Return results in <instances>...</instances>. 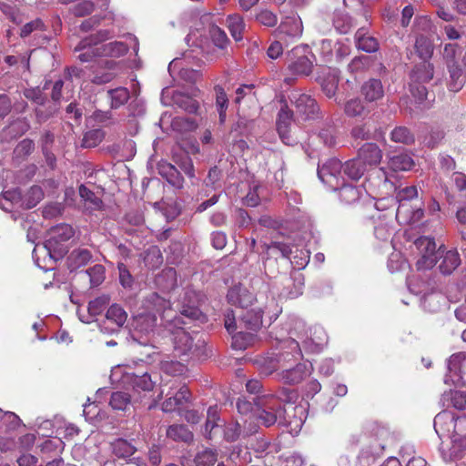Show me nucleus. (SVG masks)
Here are the masks:
<instances>
[{
    "instance_id": "1",
    "label": "nucleus",
    "mask_w": 466,
    "mask_h": 466,
    "mask_svg": "<svg viewBox=\"0 0 466 466\" xmlns=\"http://www.w3.org/2000/svg\"><path fill=\"white\" fill-rule=\"evenodd\" d=\"M75 235L68 224H59L51 228L44 245H36L33 250L35 264L45 270L54 268L55 262L66 252L64 244Z\"/></svg>"
},
{
    "instance_id": "2",
    "label": "nucleus",
    "mask_w": 466,
    "mask_h": 466,
    "mask_svg": "<svg viewBox=\"0 0 466 466\" xmlns=\"http://www.w3.org/2000/svg\"><path fill=\"white\" fill-rule=\"evenodd\" d=\"M204 319L205 316L198 307L184 304L180 309V315L167 320V328L172 335L174 350L177 355H187L192 350L195 339L194 335L198 334L195 330L189 333L187 329H190L191 327L186 326H187L190 321H203Z\"/></svg>"
},
{
    "instance_id": "3",
    "label": "nucleus",
    "mask_w": 466,
    "mask_h": 466,
    "mask_svg": "<svg viewBox=\"0 0 466 466\" xmlns=\"http://www.w3.org/2000/svg\"><path fill=\"white\" fill-rule=\"evenodd\" d=\"M342 164L337 158H330L319 166V179L332 190H339V198L346 204L356 202L360 197V190L351 185H345L341 175Z\"/></svg>"
},
{
    "instance_id": "4",
    "label": "nucleus",
    "mask_w": 466,
    "mask_h": 466,
    "mask_svg": "<svg viewBox=\"0 0 466 466\" xmlns=\"http://www.w3.org/2000/svg\"><path fill=\"white\" fill-rule=\"evenodd\" d=\"M255 416L266 427L273 425L284 412L282 403L274 396H261L256 401Z\"/></svg>"
},
{
    "instance_id": "5",
    "label": "nucleus",
    "mask_w": 466,
    "mask_h": 466,
    "mask_svg": "<svg viewBox=\"0 0 466 466\" xmlns=\"http://www.w3.org/2000/svg\"><path fill=\"white\" fill-rule=\"evenodd\" d=\"M461 424H466V417H455L448 411L440 412L434 418V430L441 439L461 435L463 432Z\"/></svg>"
},
{
    "instance_id": "6",
    "label": "nucleus",
    "mask_w": 466,
    "mask_h": 466,
    "mask_svg": "<svg viewBox=\"0 0 466 466\" xmlns=\"http://www.w3.org/2000/svg\"><path fill=\"white\" fill-rule=\"evenodd\" d=\"M111 36L112 34L110 31L100 30L96 35H92L81 40L75 48V51H82V53H80L78 56L79 60L81 62H90L95 57L102 56L95 51H96L100 42H104L105 40L109 39Z\"/></svg>"
},
{
    "instance_id": "7",
    "label": "nucleus",
    "mask_w": 466,
    "mask_h": 466,
    "mask_svg": "<svg viewBox=\"0 0 466 466\" xmlns=\"http://www.w3.org/2000/svg\"><path fill=\"white\" fill-rule=\"evenodd\" d=\"M447 373L444 383L447 385L461 386L465 383L466 375V352L452 354L447 362Z\"/></svg>"
},
{
    "instance_id": "8",
    "label": "nucleus",
    "mask_w": 466,
    "mask_h": 466,
    "mask_svg": "<svg viewBox=\"0 0 466 466\" xmlns=\"http://www.w3.org/2000/svg\"><path fill=\"white\" fill-rule=\"evenodd\" d=\"M292 60L288 66L289 71L297 76H309L313 67V62L309 58L307 46H296L289 54Z\"/></svg>"
},
{
    "instance_id": "9",
    "label": "nucleus",
    "mask_w": 466,
    "mask_h": 466,
    "mask_svg": "<svg viewBox=\"0 0 466 466\" xmlns=\"http://www.w3.org/2000/svg\"><path fill=\"white\" fill-rule=\"evenodd\" d=\"M414 246L420 254L416 265L419 270L430 269L437 262L436 244L429 237H420L414 242Z\"/></svg>"
},
{
    "instance_id": "10",
    "label": "nucleus",
    "mask_w": 466,
    "mask_h": 466,
    "mask_svg": "<svg viewBox=\"0 0 466 466\" xmlns=\"http://www.w3.org/2000/svg\"><path fill=\"white\" fill-rule=\"evenodd\" d=\"M166 395L167 398L162 403V410L172 412L184 407L189 400L190 392L185 385L179 386L176 381H173Z\"/></svg>"
},
{
    "instance_id": "11",
    "label": "nucleus",
    "mask_w": 466,
    "mask_h": 466,
    "mask_svg": "<svg viewBox=\"0 0 466 466\" xmlns=\"http://www.w3.org/2000/svg\"><path fill=\"white\" fill-rule=\"evenodd\" d=\"M43 197V190L38 186L32 187L24 198L21 197V193L18 190L6 191L3 194L2 198H0V207L3 209H8L5 207L3 201L9 200L15 203L22 201V205L25 206L26 208H32L40 202Z\"/></svg>"
},
{
    "instance_id": "12",
    "label": "nucleus",
    "mask_w": 466,
    "mask_h": 466,
    "mask_svg": "<svg viewBox=\"0 0 466 466\" xmlns=\"http://www.w3.org/2000/svg\"><path fill=\"white\" fill-rule=\"evenodd\" d=\"M156 326L157 318L154 314L138 315L133 320L134 330L132 337L140 344L147 345L149 342V339H144V337H148L151 333H154Z\"/></svg>"
},
{
    "instance_id": "13",
    "label": "nucleus",
    "mask_w": 466,
    "mask_h": 466,
    "mask_svg": "<svg viewBox=\"0 0 466 466\" xmlns=\"http://www.w3.org/2000/svg\"><path fill=\"white\" fill-rule=\"evenodd\" d=\"M291 102L295 105L297 113L303 118H312L318 112V106L309 95L295 90L291 93Z\"/></svg>"
},
{
    "instance_id": "14",
    "label": "nucleus",
    "mask_w": 466,
    "mask_h": 466,
    "mask_svg": "<svg viewBox=\"0 0 466 466\" xmlns=\"http://www.w3.org/2000/svg\"><path fill=\"white\" fill-rule=\"evenodd\" d=\"M262 316L263 312L259 308L246 309L242 313H238L239 329L257 332L262 326Z\"/></svg>"
},
{
    "instance_id": "15",
    "label": "nucleus",
    "mask_w": 466,
    "mask_h": 466,
    "mask_svg": "<svg viewBox=\"0 0 466 466\" xmlns=\"http://www.w3.org/2000/svg\"><path fill=\"white\" fill-rule=\"evenodd\" d=\"M231 305L238 306L242 309H248L255 300L254 295L241 285L232 287L227 295Z\"/></svg>"
},
{
    "instance_id": "16",
    "label": "nucleus",
    "mask_w": 466,
    "mask_h": 466,
    "mask_svg": "<svg viewBox=\"0 0 466 466\" xmlns=\"http://www.w3.org/2000/svg\"><path fill=\"white\" fill-rule=\"evenodd\" d=\"M311 373V365L307 367L304 363H299L292 369H285L279 374V380L284 384L294 385L301 382Z\"/></svg>"
},
{
    "instance_id": "17",
    "label": "nucleus",
    "mask_w": 466,
    "mask_h": 466,
    "mask_svg": "<svg viewBox=\"0 0 466 466\" xmlns=\"http://www.w3.org/2000/svg\"><path fill=\"white\" fill-rule=\"evenodd\" d=\"M283 285L280 296L285 299H296L303 292L304 277L301 273L295 272L292 276L284 279Z\"/></svg>"
},
{
    "instance_id": "18",
    "label": "nucleus",
    "mask_w": 466,
    "mask_h": 466,
    "mask_svg": "<svg viewBox=\"0 0 466 466\" xmlns=\"http://www.w3.org/2000/svg\"><path fill=\"white\" fill-rule=\"evenodd\" d=\"M318 81L326 96L333 97L338 88L339 72L335 68H323L318 76Z\"/></svg>"
},
{
    "instance_id": "19",
    "label": "nucleus",
    "mask_w": 466,
    "mask_h": 466,
    "mask_svg": "<svg viewBox=\"0 0 466 466\" xmlns=\"http://www.w3.org/2000/svg\"><path fill=\"white\" fill-rule=\"evenodd\" d=\"M278 31L288 36L299 37L303 32L302 21L297 14L287 15L281 20Z\"/></svg>"
},
{
    "instance_id": "20",
    "label": "nucleus",
    "mask_w": 466,
    "mask_h": 466,
    "mask_svg": "<svg viewBox=\"0 0 466 466\" xmlns=\"http://www.w3.org/2000/svg\"><path fill=\"white\" fill-rule=\"evenodd\" d=\"M292 121L293 114L291 110L287 106H282L278 115L277 129L282 141L288 145L291 144L289 133Z\"/></svg>"
},
{
    "instance_id": "21",
    "label": "nucleus",
    "mask_w": 466,
    "mask_h": 466,
    "mask_svg": "<svg viewBox=\"0 0 466 466\" xmlns=\"http://www.w3.org/2000/svg\"><path fill=\"white\" fill-rule=\"evenodd\" d=\"M358 157L365 167L378 165L382 158V152L374 143H366L359 150Z\"/></svg>"
},
{
    "instance_id": "22",
    "label": "nucleus",
    "mask_w": 466,
    "mask_h": 466,
    "mask_svg": "<svg viewBox=\"0 0 466 466\" xmlns=\"http://www.w3.org/2000/svg\"><path fill=\"white\" fill-rule=\"evenodd\" d=\"M361 94L368 102H376L384 96V88L380 80L371 78L361 86Z\"/></svg>"
},
{
    "instance_id": "23",
    "label": "nucleus",
    "mask_w": 466,
    "mask_h": 466,
    "mask_svg": "<svg viewBox=\"0 0 466 466\" xmlns=\"http://www.w3.org/2000/svg\"><path fill=\"white\" fill-rule=\"evenodd\" d=\"M128 50L127 46L123 42H110L107 44L99 43L96 53L102 56L119 57L124 56Z\"/></svg>"
},
{
    "instance_id": "24",
    "label": "nucleus",
    "mask_w": 466,
    "mask_h": 466,
    "mask_svg": "<svg viewBox=\"0 0 466 466\" xmlns=\"http://www.w3.org/2000/svg\"><path fill=\"white\" fill-rule=\"evenodd\" d=\"M355 40L357 47L364 52L372 53L379 49L378 40L375 37L367 35L363 28L357 31Z\"/></svg>"
},
{
    "instance_id": "25",
    "label": "nucleus",
    "mask_w": 466,
    "mask_h": 466,
    "mask_svg": "<svg viewBox=\"0 0 466 466\" xmlns=\"http://www.w3.org/2000/svg\"><path fill=\"white\" fill-rule=\"evenodd\" d=\"M343 173L353 180L360 179L367 170L365 164H363L359 157L350 159L342 165Z\"/></svg>"
},
{
    "instance_id": "26",
    "label": "nucleus",
    "mask_w": 466,
    "mask_h": 466,
    "mask_svg": "<svg viewBox=\"0 0 466 466\" xmlns=\"http://www.w3.org/2000/svg\"><path fill=\"white\" fill-rule=\"evenodd\" d=\"M433 77V66L423 61L412 70L410 78L413 83H425Z\"/></svg>"
},
{
    "instance_id": "27",
    "label": "nucleus",
    "mask_w": 466,
    "mask_h": 466,
    "mask_svg": "<svg viewBox=\"0 0 466 466\" xmlns=\"http://www.w3.org/2000/svg\"><path fill=\"white\" fill-rule=\"evenodd\" d=\"M227 25L236 41H240L243 38V32L245 30V22L243 17L238 14H232L227 17Z\"/></svg>"
},
{
    "instance_id": "28",
    "label": "nucleus",
    "mask_w": 466,
    "mask_h": 466,
    "mask_svg": "<svg viewBox=\"0 0 466 466\" xmlns=\"http://www.w3.org/2000/svg\"><path fill=\"white\" fill-rule=\"evenodd\" d=\"M79 195L84 201L85 208L89 211L99 210L103 207L101 198L94 192L89 190L86 186L79 187Z\"/></svg>"
},
{
    "instance_id": "29",
    "label": "nucleus",
    "mask_w": 466,
    "mask_h": 466,
    "mask_svg": "<svg viewBox=\"0 0 466 466\" xmlns=\"http://www.w3.org/2000/svg\"><path fill=\"white\" fill-rule=\"evenodd\" d=\"M167 437L175 441L188 442L192 441L193 434L185 425L174 424L167 429Z\"/></svg>"
},
{
    "instance_id": "30",
    "label": "nucleus",
    "mask_w": 466,
    "mask_h": 466,
    "mask_svg": "<svg viewBox=\"0 0 466 466\" xmlns=\"http://www.w3.org/2000/svg\"><path fill=\"white\" fill-rule=\"evenodd\" d=\"M418 196V189L415 186L406 187L400 189L396 196L397 200L400 202L397 209L396 218H400L406 212L405 201L413 199Z\"/></svg>"
},
{
    "instance_id": "31",
    "label": "nucleus",
    "mask_w": 466,
    "mask_h": 466,
    "mask_svg": "<svg viewBox=\"0 0 466 466\" xmlns=\"http://www.w3.org/2000/svg\"><path fill=\"white\" fill-rule=\"evenodd\" d=\"M448 70L450 74V78L448 80L449 90L452 92L460 91L465 82L462 70L458 65H449Z\"/></svg>"
},
{
    "instance_id": "32",
    "label": "nucleus",
    "mask_w": 466,
    "mask_h": 466,
    "mask_svg": "<svg viewBox=\"0 0 466 466\" xmlns=\"http://www.w3.org/2000/svg\"><path fill=\"white\" fill-rule=\"evenodd\" d=\"M176 106L188 113H196L198 109V103L192 96H187L181 92H175L172 96Z\"/></svg>"
},
{
    "instance_id": "33",
    "label": "nucleus",
    "mask_w": 466,
    "mask_h": 466,
    "mask_svg": "<svg viewBox=\"0 0 466 466\" xmlns=\"http://www.w3.org/2000/svg\"><path fill=\"white\" fill-rule=\"evenodd\" d=\"M414 166L412 157L408 154H399L393 156L389 160V167L393 171L410 170Z\"/></svg>"
},
{
    "instance_id": "34",
    "label": "nucleus",
    "mask_w": 466,
    "mask_h": 466,
    "mask_svg": "<svg viewBox=\"0 0 466 466\" xmlns=\"http://www.w3.org/2000/svg\"><path fill=\"white\" fill-rule=\"evenodd\" d=\"M130 383L135 392H149L154 388V382L148 373L142 375H134L131 378Z\"/></svg>"
},
{
    "instance_id": "35",
    "label": "nucleus",
    "mask_w": 466,
    "mask_h": 466,
    "mask_svg": "<svg viewBox=\"0 0 466 466\" xmlns=\"http://www.w3.org/2000/svg\"><path fill=\"white\" fill-rule=\"evenodd\" d=\"M147 303L156 311L162 312L163 319H165L167 322V320H169L168 318H169V311H170V303L168 300L160 297L157 293H153L147 299Z\"/></svg>"
},
{
    "instance_id": "36",
    "label": "nucleus",
    "mask_w": 466,
    "mask_h": 466,
    "mask_svg": "<svg viewBox=\"0 0 466 466\" xmlns=\"http://www.w3.org/2000/svg\"><path fill=\"white\" fill-rule=\"evenodd\" d=\"M415 49L418 56L423 61L427 62L433 54V44L430 38L424 35H419L416 38Z\"/></svg>"
},
{
    "instance_id": "37",
    "label": "nucleus",
    "mask_w": 466,
    "mask_h": 466,
    "mask_svg": "<svg viewBox=\"0 0 466 466\" xmlns=\"http://www.w3.org/2000/svg\"><path fill=\"white\" fill-rule=\"evenodd\" d=\"M106 318L107 322L115 324L116 328L119 329L126 323L127 314L120 306L114 304L107 309Z\"/></svg>"
},
{
    "instance_id": "38",
    "label": "nucleus",
    "mask_w": 466,
    "mask_h": 466,
    "mask_svg": "<svg viewBox=\"0 0 466 466\" xmlns=\"http://www.w3.org/2000/svg\"><path fill=\"white\" fill-rule=\"evenodd\" d=\"M460 262L459 253L456 250H450L444 255L439 268L441 273L451 274L460 265Z\"/></svg>"
},
{
    "instance_id": "39",
    "label": "nucleus",
    "mask_w": 466,
    "mask_h": 466,
    "mask_svg": "<svg viewBox=\"0 0 466 466\" xmlns=\"http://www.w3.org/2000/svg\"><path fill=\"white\" fill-rule=\"evenodd\" d=\"M255 341V336L253 332H245L239 330L232 336V348L235 350H242L251 346Z\"/></svg>"
},
{
    "instance_id": "40",
    "label": "nucleus",
    "mask_w": 466,
    "mask_h": 466,
    "mask_svg": "<svg viewBox=\"0 0 466 466\" xmlns=\"http://www.w3.org/2000/svg\"><path fill=\"white\" fill-rule=\"evenodd\" d=\"M159 173L163 177H166L167 180L172 186L177 188H181L183 187V178L174 166L170 164L163 165L160 167Z\"/></svg>"
},
{
    "instance_id": "41",
    "label": "nucleus",
    "mask_w": 466,
    "mask_h": 466,
    "mask_svg": "<svg viewBox=\"0 0 466 466\" xmlns=\"http://www.w3.org/2000/svg\"><path fill=\"white\" fill-rule=\"evenodd\" d=\"M113 453L118 458H128L132 456L136 448L124 439L116 440L112 443Z\"/></svg>"
},
{
    "instance_id": "42",
    "label": "nucleus",
    "mask_w": 466,
    "mask_h": 466,
    "mask_svg": "<svg viewBox=\"0 0 466 466\" xmlns=\"http://www.w3.org/2000/svg\"><path fill=\"white\" fill-rule=\"evenodd\" d=\"M333 25L335 29L340 34H347L352 27L351 17L343 12H335L333 17Z\"/></svg>"
},
{
    "instance_id": "43",
    "label": "nucleus",
    "mask_w": 466,
    "mask_h": 466,
    "mask_svg": "<svg viewBox=\"0 0 466 466\" xmlns=\"http://www.w3.org/2000/svg\"><path fill=\"white\" fill-rule=\"evenodd\" d=\"M208 35L214 46L223 50L228 44L226 33L218 25H212L208 28Z\"/></svg>"
},
{
    "instance_id": "44",
    "label": "nucleus",
    "mask_w": 466,
    "mask_h": 466,
    "mask_svg": "<svg viewBox=\"0 0 466 466\" xmlns=\"http://www.w3.org/2000/svg\"><path fill=\"white\" fill-rule=\"evenodd\" d=\"M111 99V107L118 108L127 102L129 98V91L125 87H117L107 92Z\"/></svg>"
},
{
    "instance_id": "45",
    "label": "nucleus",
    "mask_w": 466,
    "mask_h": 466,
    "mask_svg": "<svg viewBox=\"0 0 466 466\" xmlns=\"http://www.w3.org/2000/svg\"><path fill=\"white\" fill-rule=\"evenodd\" d=\"M215 92L216 105L219 115V121L223 123L226 119V111L228 105V96L224 89L219 86H215Z\"/></svg>"
},
{
    "instance_id": "46",
    "label": "nucleus",
    "mask_w": 466,
    "mask_h": 466,
    "mask_svg": "<svg viewBox=\"0 0 466 466\" xmlns=\"http://www.w3.org/2000/svg\"><path fill=\"white\" fill-rule=\"evenodd\" d=\"M130 396L123 391L113 392L110 398V406L116 410H126L130 405Z\"/></svg>"
},
{
    "instance_id": "47",
    "label": "nucleus",
    "mask_w": 466,
    "mask_h": 466,
    "mask_svg": "<svg viewBox=\"0 0 466 466\" xmlns=\"http://www.w3.org/2000/svg\"><path fill=\"white\" fill-rule=\"evenodd\" d=\"M217 461V452L209 449L198 452L194 459L196 466H213Z\"/></svg>"
},
{
    "instance_id": "48",
    "label": "nucleus",
    "mask_w": 466,
    "mask_h": 466,
    "mask_svg": "<svg viewBox=\"0 0 466 466\" xmlns=\"http://www.w3.org/2000/svg\"><path fill=\"white\" fill-rule=\"evenodd\" d=\"M390 137L396 143L411 144L414 142V135L406 127H395L391 131Z\"/></svg>"
},
{
    "instance_id": "49",
    "label": "nucleus",
    "mask_w": 466,
    "mask_h": 466,
    "mask_svg": "<svg viewBox=\"0 0 466 466\" xmlns=\"http://www.w3.org/2000/svg\"><path fill=\"white\" fill-rule=\"evenodd\" d=\"M161 370L167 374L180 376L186 372L187 367L180 361L167 360L161 361Z\"/></svg>"
},
{
    "instance_id": "50",
    "label": "nucleus",
    "mask_w": 466,
    "mask_h": 466,
    "mask_svg": "<svg viewBox=\"0 0 466 466\" xmlns=\"http://www.w3.org/2000/svg\"><path fill=\"white\" fill-rule=\"evenodd\" d=\"M444 399H449L452 407L457 410H466V392L461 390L450 391L443 395Z\"/></svg>"
},
{
    "instance_id": "51",
    "label": "nucleus",
    "mask_w": 466,
    "mask_h": 466,
    "mask_svg": "<svg viewBox=\"0 0 466 466\" xmlns=\"http://www.w3.org/2000/svg\"><path fill=\"white\" fill-rule=\"evenodd\" d=\"M344 111L349 116H360L365 111V106L360 98H352L346 102Z\"/></svg>"
},
{
    "instance_id": "52",
    "label": "nucleus",
    "mask_w": 466,
    "mask_h": 466,
    "mask_svg": "<svg viewBox=\"0 0 466 466\" xmlns=\"http://www.w3.org/2000/svg\"><path fill=\"white\" fill-rule=\"evenodd\" d=\"M278 16L268 9H262L256 15V21L268 27H274L278 24Z\"/></svg>"
},
{
    "instance_id": "53",
    "label": "nucleus",
    "mask_w": 466,
    "mask_h": 466,
    "mask_svg": "<svg viewBox=\"0 0 466 466\" xmlns=\"http://www.w3.org/2000/svg\"><path fill=\"white\" fill-rule=\"evenodd\" d=\"M461 53V48L457 44H446L443 47L442 56L449 65H457L456 57Z\"/></svg>"
},
{
    "instance_id": "54",
    "label": "nucleus",
    "mask_w": 466,
    "mask_h": 466,
    "mask_svg": "<svg viewBox=\"0 0 466 466\" xmlns=\"http://www.w3.org/2000/svg\"><path fill=\"white\" fill-rule=\"evenodd\" d=\"M314 335L316 338L309 339V350L312 352L319 351L327 342L326 333L322 329H315Z\"/></svg>"
},
{
    "instance_id": "55",
    "label": "nucleus",
    "mask_w": 466,
    "mask_h": 466,
    "mask_svg": "<svg viewBox=\"0 0 466 466\" xmlns=\"http://www.w3.org/2000/svg\"><path fill=\"white\" fill-rule=\"evenodd\" d=\"M106 66L108 70L102 74H96L94 76V78L92 79L93 83L97 84V85L106 84L115 78L116 73L114 72V69L116 66V63L114 61H107L106 63Z\"/></svg>"
},
{
    "instance_id": "56",
    "label": "nucleus",
    "mask_w": 466,
    "mask_h": 466,
    "mask_svg": "<svg viewBox=\"0 0 466 466\" xmlns=\"http://www.w3.org/2000/svg\"><path fill=\"white\" fill-rule=\"evenodd\" d=\"M410 92L416 103L419 105L420 109H424L427 106L422 105L423 101L427 98V89L420 83L410 84Z\"/></svg>"
},
{
    "instance_id": "57",
    "label": "nucleus",
    "mask_w": 466,
    "mask_h": 466,
    "mask_svg": "<svg viewBox=\"0 0 466 466\" xmlns=\"http://www.w3.org/2000/svg\"><path fill=\"white\" fill-rule=\"evenodd\" d=\"M92 258V255L87 249H78L72 252L70 259L76 268L86 265Z\"/></svg>"
},
{
    "instance_id": "58",
    "label": "nucleus",
    "mask_w": 466,
    "mask_h": 466,
    "mask_svg": "<svg viewBox=\"0 0 466 466\" xmlns=\"http://www.w3.org/2000/svg\"><path fill=\"white\" fill-rule=\"evenodd\" d=\"M89 276L90 283L93 287L100 285L105 279V268L96 264L86 270Z\"/></svg>"
},
{
    "instance_id": "59",
    "label": "nucleus",
    "mask_w": 466,
    "mask_h": 466,
    "mask_svg": "<svg viewBox=\"0 0 466 466\" xmlns=\"http://www.w3.org/2000/svg\"><path fill=\"white\" fill-rule=\"evenodd\" d=\"M1 420V431L14 430L20 424L19 417L11 411H4Z\"/></svg>"
},
{
    "instance_id": "60",
    "label": "nucleus",
    "mask_w": 466,
    "mask_h": 466,
    "mask_svg": "<svg viewBox=\"0 0 466 466\" xmlns=\"http://www.w3.org/2000/svg\"><path fill=\"white\" fill-rule=\"evenodd\" d=\"M144 259L146 264L151 268L159 266L163 261L160 250L157 247L148 248Z\"/></svg>"
},
{
    "instance_id": "61",
    "label": "nucleus",
    "mask_w": 466,
    "mask_h": 466,
    "mask_svg": "<svg viewBox=\"0 0 466 466\" xmlns=\"http://www.w3.org/2000/svg\"><path fill=\"white\" fill-rule=\"evenodd\" d=\"M289 333L296 335L300 339H303L304 337H307L304 321L298 318L291 319L289 322Z\"/></svg>"
},
{
    "instance_id": "62",
    "label": "nucleus",
    "mask_w": 466,
    "mask_h": 466,
    "mask_svg": "<svg viewBox=\"0 0 466 466\" xmlns=\"http://www.w3.org/2000/svg\"><path fill=\"white\" fill-rule=\"evenodd\" d=\"M107 302L108 299L106 297H100L91 300L88 304V312L92 316L101 314Z\"/></svg>"
},
{
    "instance_id": "63",
    "label": "nucleus",
    "mask_w": 466,
    "mask_h": 466,
    "mask_svg": "<svg viewBox=\"0 0 466 466\" xmlns=\"http://www.w3.org/2000/svg\"><path fill=\"white\" fill-rule=\"evenodd\" d=\"M351 135L356 139L369 140L372 138L370 128L368 124L354 127L351 130Z\"/></svg>"
},
{
    "instance_id": "64",
    "label": "nucleus",
    "mask_w": 466,
    "mask_h": 466,
    "mask_svg": "<svg viewBox=\"0 0 466 466\" xmlns=\"http://www.w3.org/2000/svg\"><path fill=\"white\" fill-rule=\"evenodd\" d=\"M444 137L445 133L443 130L432 129L424 142L429 147H435L442 141Z\"/></svg>"
}]
</instances>
